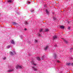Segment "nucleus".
Here are the masks:
<instances>
[{"mask_svg": "<svg viewBox=\"0 0 73 73\" xmlns=\"http://www.w3.org/2000/svg\"><path fill=\"white\" fill-rule=\"evenodd\" d=\"M25 30L27 31V29H25Z\"/></svg>", "mask_w": 73, "mask_h": 73, "instance_id": "72a5a7b5", "label": "nucleus"}, {"mask_svg": "<svg viewBox=\"0 0 73 73\" xmlns=\"http://www.w3.org/2000/svg\"><path fill=\"white\" fill-rule=\"evenodd\" d=\"M22 68V66L19 65H17L16 67V68L17 69H21Z\"/></svg>", "mask_w": 73, "mask_h": 73, "instance_id": "f03ea898", "label": "nucleus"}, {"mask_svg": "<svg viewBox=\"0 0 73 73\" xmlns=\"http://www.w3.org/2000/svg\"><path fill=\"white\" fill-rule=\"evenodd\" d=\"M60 28L61 29H64V26H60Z\"/></svg>", "mask_w": 73, "mask_h": 73, "instance_id": "9d476101", "label": "nucleus"}, {"mask_svg": "<svg viewBox=\"0 0 73 73\" xmlns=\"http://www.w3.org/2000/svg\"><path fill=\"white\" fill-rule=\"evenodd\" d=\"M38 36L39 37H41V35L38 33Z\"/></svg>", "mask_w": 73, "mask_h": 73, "instance_id": "2eb2a0df", "label": "nucleus"}, {"mask_svg": "<svg viewBox=\"0 0 73 73\" xmlns=\"http://www.w3.org/2000/svg\"><path fill=\"white\" fill-rule=\"evenodd\" d=\"M54 57L55 58H56V54H54Z\"/></svg>", "mask_w": 73, "mask_h": 73, "instance_id": "a211bd4d", "label": "nucleus"}, {"mask_svg": "<svg viewBox=\"0 0 73 73\" xmlns=\"http://www.w3.org/2000/svg\"><path fill=\"white\" fill-rule=\"evenodd\" d=\"M25 24L26 25H27L28 24V22H25Z\"/></svg>", "mask_w": 73, "mask_h": 73, "instance_id": "393cba45", "label": "nucleus"}, {"mask_svg": "<svg viewBox=\"0 0 73 73\" xmlns=\"http://www.w3.org/2000/svg\"><path fill=\"white\" fill-rule=\"evenodd\" d=\"M31 64H32L33 65H35V66H36V64H35V63H34V61H33V60L31 61Z\"/></svg>", "mask_w": 73, "mask_h": 73, "instance_id": "20e7f679", "label": "nucleus"}, {"mask_svg": "<svg viewBox=\"0 0 73 73\" xmlns=\"http://www.w3.org/2000/svg\"><path fill=\"white\" fill-rule=\"evenodd\" d=\"M49 31V29H45V32H48Z\"/></svg>", "mask_w": 73, "mask_h": 73, "instance_id": "dca6fc26", "label": "nucleus"}, {"mask_svg": "<svg viewBox=\"0 0 73 73\" xmlns=\"http://www.w3.org/2000/svg\"><path fill=\"white\" fill-rule=\"evenodd\" d=\"M53 37V40H55V39H56L57 37V36H55Z\"/></svg>", "mask_w": 73, "mask_h": 73, "instance_id": "6e6552de", "label": "nucleus"}, {"mask_svg": "<svg viewBox=\"0 0 73 73\" xmlns=\"http://www.w3.org/2000/svg\"><path fill=\"white\" fill-rule=\"evenodd\" d=\"M71 64L70 63H68L67 64V65H68V66H69V65H70Z\"/></svg>", "mask_w": 73, "mask_h": 73, "instance_id": "aec40b11", "label": "nucleus"}, {"mask_svg": "<svg viewBox=\"0 0 73 73\" xmlns=\"http://www.w3.org/2000/svg\"><path fill=\"white\" fill-rule=\"evenodd\" d=\"M10 68H10V69L8 70H7V72H12V71H13V70H14V69L12 68V67L11 66Z\"/></svg>", "mask_w": 73, "mask_h": 73, "instance_id": "f257e3e1", "label": "nucleus"}, {"mask_svg": "<svg viewBox=\"0 0 73 73\" xmlns=\"http://www.w3.org/2000/svg\"><path fill=\"white\" fill-rule=\"evenodd\" d=\"M70 27H68V29H70Z\"/></svg>", "mask_w": 73, "mask_h": 73, "instance_id": "c756f323", "label": "nucleus"}, {"mask_svg": "<svg viewBox=\"0 0 73 73\" xmlns=\"http://www.w3.org/2000/svg\"><path fill=\"white\" fill-rule=\"evenodd\" d=\"M13 25H17V23L16 22H13L12 23Z\"/></svg>", "mask_w": 73, "mask_h": 73, "instance_id": "0eeeda50", "label": "nucleus"}, {"mask_svg": "<svg viewBox=\"0 0 73 73\" xmlns=\"http://www.w3.org/2000/svg\"><path fill=\"white\" fill-rule=\"evenodd\" d=\"M36 59L37 60H38V61H40L41 60L39 57H37L36 58Z\"/></svg>", "mask_w": 73, "mask_h": 73, "instance_id": "ddd939ff", "label": "nucleus"}, {"mask_svg": "<svg viewBox=\"0 0 73 73\" xmlns=\"http://www.w3.org/2000/svg\"><path fill=\"white\" fill-rule=\"evenodd\" d=\"M28 4H30V3H31V2H28Z\"/></svg>", "mask_w": 73, "mask_h": 73, "instance_id": "7c9ffc66", "label": "nucleus"}, {"mask_svg": "<svg viewBox=\"0 0 73 73\" xmlns=\"http://www.w3.org/2000/svg\"><path fill=\"white\" fill-rule=\"evenodd\" d=\"M11 44H12L15 45V42H14V41H13V40H11Z\"/></svg>", "mask_w": 73, "mask_h": 73, "instance_id": "39448f33", "label": "nucleus"}, {"mask_svg": "<svg viewBox=\"0 0 73 73\" xmlns=\"http://www.w3.org/2000/svg\"><path fill=\"white\" fill-rule=\"evenodd\" d=\"M53 19L54 20H56V18L54 17H53Z\"/></svg>", "mask_w": 73, "mask_h": 73, "instance_id": "a878e982", "label": "nucleus"}, {"mask_svg": "<svg viewBox=\"0 0 73 73\" xmlns=\"http://www.w3.org/2000/svg\"><path fill=\"white\" fill-rule=\"evenodd\" d=\"M42 29H40L39 30L40 32H42Z\"/></svg>", "mask_w": 73, "mask_h": 73, "instance_id": "b1692460", "label": "nucleus"}, {"mask_svg": "<svg viewBox=\"0 0 73 73\" xmlns=\"http://www.w3.org/2000/svg\"><path fill=\"white\" fill-rule=\"evenodd\" d=\"M68 24H69V22H68Z\"/></svg>", "mask_w": 73, "mask_h": 73, "instance_id": "c9c22d12", "label": "nucleus"}, {"mask_svg": "<svg viewBox=\"0 0 73 73\" xmlns=\"http://www.w3.org/2000/svg\"><path fill=\"white\" fill-rule=\"evenodd\" d=\"M34 11V10L33 9H32L31 10V12H33V11Z\"/></svg>", "mask_w": 73, "mask_h": 73, "instance_id": "5701e85b", "label": "nucleus"}, {"mask_svg": "<svg viewBox=\"0 0 73 73\" xmlns=\"http://www.w3.org/2000/svg\"><path fill=\"white\" fill-rule=\"evenodd\" d=\"M46 13L48 15L49 14V11H48V10L47 9H46Z\"/></svg>", "mask_w": 73, "mask_h": 73, "instance_id": "4468645a", "label": "nucleus"}, {"mask_svg": "<svg viewBox=\"0 0 73 73\" xmlns=\"http://www.w3.org/2000/svg\"><path fill=\"white\" fill-rule=\"evenodd\" d=\"M11 46V45H8L7 46V49H9V48Z\"/></svg>", "mask_w": 73, "mask_h": 73, "instance_id": "f8f14e48", "label": "nucleus"}, {"mask_svg": "<svg viewBox=\"0 0 73 73\" xmlns=\"http://www.w3.org/2000/svg\"><path fill=\"white\" fill-rule=\"evenodd\" d=\"M48 47L49 46H46V47L44 48V50H47V49L48 48Z\"/></svg>", "mask_w": 73, "mask_h": 73, "instance_id": "423d86ee", "label": "nucleus"}, {"mask_svg": "<svg viewBox=\"0 0 73 73\" xmlns=\"http://www.w3.org/2000/svg\"><path fill=\"white\" fill-rule=\"evenodd\" d=\"M32 68L34 70V71H36V70H37V69L36 68L34 67V66L32 67Z\"/></svg>", "mask_w": 73, "mask_h": 73, "instance_id": "7ed1b4c3", "label": "nucleus"}, {"mask_svg": "<svg viewBox=\"0 0 73 73\" xmlns=\"http://www.w3.org/2000/svg\"><path fill=\"white\" fill-rule=\"evenodd\" d=\"M44 59V56H43L41 58V60H43V59Z\"/></svg>", "mask_w": 73, "mask_h": 73, "instance_id": "f3484780", "label": "nucleus"}, {"mask_svg": "<svg viewBox=\"0 0 73 73\" xmlns=\"http://www.w3.org/2000/svg\"><path fill=\"white\" fill-rule=\"evenodd\" d=\"M54 46H57V45H54Z\"/></svg>", "mask_w": 73, "mask_h": 73, "instance_id": "2f4dec72", "label": "nucleus"}, {"mask_svg": "<svg viewBox=\"0 0 73 73\" xmlns=\"http://www.w3.org/2000/svg\"><path fill=\"white\" fill-rule=\"evenodd\" d=\"M3 60H6V57H3Z\"/></svg>", "mask_w": 73, "mask_h": 73, "instance_id": "6ab92c4d", "label": "nucleus"}, {"mask_svg": "<svg viewBox=\"0 0 73 73\" xmlns=\"http://www.w3.org/2000/svg\"><path fill=\"white\" fill-rule=\"evenodd\" d=\"M62 39H64V38H62Z\"/></svg>", "mask_w": 73, "mask_h": 73, "instance_id": "e433bc0d", "label": "nucleus"}, {"mask_svg": "<svg viewBox=\"0 0 73 73\" xmlns=\"http://www.w3.org/2000/svg\"><path fill=\"white\" fill-rule=\"evenodd\" d=\"M20 37L21 38H22L23 37V36L22 35H21L20 36Z\"/></svg>", "mask_w": 73, "mask_h": 73, "instance_id": "4be33fe9", "label": "nucleus"}, {"mask_svg": "<svg viewBox=\"0 0 73 73\" xmlns=\"http://www.w3.org/2000/svg\"><path fill=\"white\" fill-rule=\"evenodd\" d=\"M70 49L71 50H72V48H71Z\"/></svg>", "mask_w": 73, "mask_h": 73, "instance_id": "f704fd0d", "label": "nucleus"}, {"mask_svg": "<svg viewBox=\"0 0 73 73\" xmlns=\"http://www.w3.org/2000/svg\"><path fill=\"white\" fill-rule=\"evenodd\" d=\"M10 54H11V55H12V56H13V55L14 54H13V53L12 52H10Z\"/></svg>", "mask_w": 73, "mask_h": 73, "instance_id": "9b49d317", "label": "nucleus"}, {"mask_svg": "<svg viewBox=\"0 0 73 73\" xmlns=\"http://www.w3.org/2000/svg\"><path fill=\"white\" fill-rule=\"evenodd\" d=\"M64 42L65 44H67L68 43V41L66 40H64Z\"/></svg>", "mask_w": 73, "mask_h": 73, "instance_id": "1a4fd4ad", "label": "nucleus"}, {"mask_svg": "<svg viewBox=\"0 0 73 73\" xmlns=\"http://www.w3.org/2000/svg\"><path fill=\"white\" fill-rule=\"evenodd\" d=\"M71 64L72 65V66H73V63Z\"/></svg>", "mask_w": 73, "mask_h": 73, "instance_id": "473e14b6", "label": "nucleus"}, {"mask_svg": "<svg viewBox=\"0 0 73 73\" xmlns=\"http://www.w3.org/2000/svg\"><path fill=\"white\" fill-rule=\"evenodd\" d=\"M57 62H58V63H60V61H59L58 60H57Z\"/></svg>", "mask_w": 73, "mask_h": 73, "instance_id": "bb28decb", "label": "nucleus"}, {"mask_svg": "<svg viewBox=\"0 0 73 73\" xmlns=\"http://www.w3.org/2000/svg\"><path fill=\"white\" fill-rule=\"evenodd\" d=\"M14 54H16V52H15V51H14L13 52Z\"/></svg>", "mask_w": 73, "mask_h": 73, "instance_id": "cd10ccee", "label": "nucleus"}, {"mask_svg": "<svg viewBox=\"0 0 73 73\" xmlns=\"http://www.w3.org/2000/svg\"><path fill=\"white\" fill-rule=\"evenodd\" d=\"M8 3H11L12 2V1L11 0H9L8 1Z\"/></svg>", "mask_w": 73, "mask_h": 73, "instance_id": "412c9836", "label": "nucleus"}, {"mask_svg": "<svg viewBox=\"0 0 73 73\" xmlns=\"http://www.w3.org/2000/svg\"><path fill=\"white\" fill-rule=\"evenodd\" d=\"M35 42H37V40H35Z\"/></svg>", "mask_w": 73, "mask_h": 73, "instance_id": "c85d7f7f", "label": "nucleus"}]
</instances>
